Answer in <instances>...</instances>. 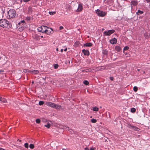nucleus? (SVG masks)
Returning <instances> with one entry per match:
<instances>
[{
	"label": "nucleus",
	"instance_id": "bf43d9fd",
	"mask_svg": "<svg viewBox=\"0 0 150 150\" xmlns=\"http://www.w3.org/2000/svg\"><path fill=\"white\" fill-rule=\"evenodd\" d=\"M33 83H34V82H33V81H32V84H33Z\"/></svg>",
	"mask_w": 150,
	"mask_h": 150
},
{
	"label": "nucleus",
	"instance_id": "9b49d317",
	"mask_svg": "<svg viewBox=\"0 0 150 150\" xmlns=\"http://www.w3.org/2000/svg\"><path fill=\"white\" fill-rule=\"evenodd\" d=\"M82 52L83 53L84 55H88L89 54V53L88 51L87 50H85L84 49L82 51Z\"/></svg>",
	"mask_w": 150,
	"mask_h": 150
},
{
	"label": "nucleus",
	"instance_id": "6ab92c4d",
	"mask_svg": "<svg viewBox=\"0 0 150 150\" xmlns=\"http://www.w3.org/2000/svg\"><path fill=\"white\" fill-rule=\"evenodd\" d=\"M143 13V12L142 11H141L140 10H138L137 11V12L136 13L137 15H139L140 14H142Z\"/></svg>",
	"mask_w": 150,
	"mask_h": 150
},
{
	"label": "nucleus",
	"instance_id": "f8f14e48",
	"mask_svg": "<svg viewBox=\"0 0 150 150\" xmlns=\"http://www.w3.org/2000/svg\"><path fill=\"white\" fill-rule=\"evenodd\" d=\"M65 7L67 10L70 11L71 9V7L70 5L68 4H66Z\"/></svg>",
	"mask_w": 150,
	"mask_h": 150
},
{
	"label": "nucleus",
	"instance_id": "72a5a7b5",
	"mask_svg": "<svg viewBox=\"0 0 150 150\" xmlns=\"http://www.w3.org/2000/svg\"><path fill=\"white\" fill-rule=\"evenodd\" d=\"M25 23V21L24 20H23L21 21V22H20L18 23L19 25H21V24H24L23 23Z\"/></svg>",
	"mask_w": 150,
	"mask_h": 150
},
{
	"label": "nucleus",
	"instance_id": "13d9d810",
	"mask_svg": "<svg viewBox=\"0 0 150 150\" xmlns=\"http://www.w3.org/2000/svg\"><path fill=\"white\" fill-rule=\"evenodd\" d=\"M56 50H57V51L58 50V48H57V49H56Z\"/></svg>",
	"mask_w": 150,
	"mask_h": 150
},
{
	"label": "nucleus",
	"instance_id": "393cba45",
	"mask_svg": "<svg viewBox=\"0 0 150 150\" xmlns=\"http://www.w3.org/2000/svg\"><path fill=\"white\" fill-rule=\"evenodd\" d=\"M131 112H133V113H134L136 111V109L135 108H132L131 109Z\"/></svg>",
	"mask_w": 150,
	"mask_h": 150
},
{
	"label": "nucleus",
	"instance_id": "680f3d73",
	"mask_svg": "<svg viewBox=\"0 0 150 150\" xmlns=\"http://www.w3.org/2000/svg\"><path fill=\"white\" fill-rule=\"evenodd\" d=\"M62 150H66V149H62Z\"/></svg>",
	"mask_w": 150,
	"mask_h": 150
},
{
	"label": "nucleus",
	"instance_id": "c85d7f7f",
	"mask_svg": "<svg viewBox=\"0 0 150 150\" xmlns=\"http://www.w3.org/2000/svg\"><path fill=\"white\" fill-rule=\"evenodd\" d=\"M44 103V102L42 101H40L39 103V105H42Z\"/></svg>",
	"mask_w": 150,
	"mask_h": 150
},
{
	"label": "nucleus",
	"instance_id": "f704fd0d",
	"mask_svg": "<svg viewBox=\"0 0 150 150\" xmlns=\"http://www.w3.org/2000/svg\"><path fill=\"white\" fill-rule=\"evenodd\" d=\"M40 122V120L39 119H37L36 120V123H39Z\"/></svg>",
	"mask_w": 150,
	"mask_h": 150
},
{
	"label": "nucleus",
	"instance_id": "864d4df0",
	"mask_svg": "<svg viewBox=\"0 0 150 150\" xmlns=\"http://www.w3.org/2000/svg\"><path fill=\"white\" fill-rule=\"evenodd\" d=\"M140 70V69H137V71H139Z\"/></svg>",
	"mask_w": 150,
	"mask_h": 150
},
{
	"label": "nucleus",
	"instance_id": "5701e85b",
	"mask_svg": "<svg viewBox=\"0 0 150 150\" xmlns=\"http://www.w3.org/2000/svg\"><path fill=\"white\" fill-rule=\"evenodd\" d=\"M105 66H102L101 67H99V68L98 69L102 71L104 69H105Z\"/></svg>",
	"mask_w": 150,
	"mask_h": 150
},
{
	"label": "nucleus",
	"instance_id": "7c9ffc66",
	"mask_svg": "<svg viewBox=\"0 0 150 150\" xmlns=\"http://www.w3.org/2000/svg\"><path fill=\"white\" fill-rule=\"evenodd\" d=\"M30 70H29L28 69H24L23 70V71L24 73H26L27 72H29L30 73Z\"/></svg>",
	"mask_w": 150,
	"mask_h": 150
},
{
	"label": "nucleus",
	"instance_id": "aec40b11",
	"mask_svg": "<svg viewBox=\"0 0 150 150\" xmlns=\"http://www.w3.org/2000/svg\"><path fill=\"white\" fill-rule=\"evenodd\" d=\"M93 110L94 111H98L99 110V109L97 107H94L92 108Z\"/></svg>",
	"mask_w": 150,
	"mask_h": 150
},
{
	"label": "nucleus",
	"instance_id": "0eeeda50",
	"mask_svg": "<svg viewBox=\"0 0 150 150\" xmlns=\"http://www.w3.org/2000/svg\"><path fill=\"white\" fill-rule=\"evenodd\" d=\"M54 104H55V103H52L51 102H47L46 103V105L47 106H50V107L53 108H54Z\"/></svg>",
	"mask_w": 150,
	"mask_h": 150
},
{
	"label": "nucleus",
	"instance_id": "ea45409f",
	"mask_svg": "<svg viewBox=\"0 0 150 150\" xmlns=\"http://www.w3.org/2000/svg\"><path fill=\"white\" fill-rule=\"evenodd\" d=\"M69 127H67L66 126H64V129H66L67 130H69Z\"/></svg>",
	"mask_w": 150,
	"mask_h": 150
},
{
	"label": "nucleus",
	"instance_id": "de8ad7c7",
	"mask_svg": "<svg viewBox=\"0 0 150 150\" xmlns=\"http://www.w3.org/2000/svg\"><path fill=\"white\" fill-rule=\"evenodd\" d=\"M0 150H5L4 149H3L2 148L0 147Z\"/></svg>",
	"mask_w": 150,
	"mask_h": 150
},
{
	"label": "nucleus",
	"instance_id": "20e7f679",
	"mask_svg": "<svg viewBox=\"0 0 150 150\" xmlns=\"http://www.w3.org/2000/svg\"><path fill=\"white\" fill-rule=\"evenodd\" d=\"M96 14L99 16L103 17L105 16L107 13L105 12L100 11L99 9H98L96 10Z\"/></svg>",
	"mask_w": 150,
	"mask_h": 150
},
{
	"label": "nucleus",
	"instance_id": "cd10ccee",
	"mask_svg": "<svg viewBox=\"0 0 150 150\" xmlns=\"http://www.w3.org/2000/svg\"><path fill=\"white\" fill-rule=\"evenodd\" d=\"M133 90L135 92H136L138 90V88L136 86H134L133 87Z\"/></svg>",
	"mask_w": 150,
	"mask_h": 150
},
{
	"label": "nucleus",
	"instance_id": "4468645a",
	"mask_svg": "<svg viewBox=\"0 0 150 150\" xmlns=\"http://www.w3.org/2000/svg\"><path fill=\"white\" fill-rule=\"evenodd\" d=\"M92 44L91 42L87 43L84 44L83 45L85 47H90L92 46Z\"/></svg>",
	"mask_w": 150,
	"mask_h": 150
},
{
	"label": "nucleus",
	"instance_id": "7ed1b4c3",
	"mask_svg": "<svg viewBox=\"0 0 150 150\" xmlns=\"http://www.w3.org/2000/svg\"><path fill=\"white\" fill-rule=\"evenodd\" d=\"M8 16L7 17L8 19L13 18L15 17L16 15V12L15 10L11 9L8 11Z\"/></svg>",
	"mask_w": 150,
	"mask_h": 150
},
{
	"label": "nucleus",
	"instance_id": "f257e3e1",
	"mask_svg": "<svg viewBox=\"0 0 150 150\" xmlns=\"http://www.w3.org/2000/svg\"><path fill=\"white\" fill-rule=\"evenodd\" d=\"M38 30L39 32L45 33L48 35H50L51 33V31L52 30V28L44 25H42L38 27Z\"/></svg>",
	"mask_w": 150,
	"mask_h": 150
},
{
	"label": "nucleus",
	"instance_id": "39448f33",
	"mask_svg": "<svg viewBox=\"0 0 150 150\" xmlns=\"http://www.w3.org/2000/svg\"><path fill=\"white\" fill-rule=\"evenodd\" d=\"M115 32L114 30H108V31H105L104 32V34L106 35L109 36L112 34L113 33Z\"/></svg>",
	"mask_w": 150,
	"mask_h": 150
},
{
	"label": "nucleus",
	"instance_id": "4c0bfd02",
	"mask_svg": "<svg viewBox=\"0 0 150 150\" xmlns=\"http://www.w3.org/2000/svg\"><path fill=\"white\" fill-rule=\"evenodd\" d=\"M129 49V47L127 46H126L124 48V50H127Z\"/></svg>",
	"mask_w": 150,
	"mask_h": 150
},
{
	"label": "nucleus",
	"instance_id": "a211bd4d",
	"mask_svg": "<svg viewBox=\"0 0 150 150\" xmlns=\"http://www.w3.org/2000/svg\"><path fill=\"white\" fill-rule=\"evenodd\" d=\"M39 71L37 70H33V71H30V73H33L35 74H38Z\"/></svg>",
	"mask_w": 150,
	"mask_h": 150
},
{
	"label": "nucleus",
	"instance_id": "8fccbe9b",
	"mask_svg": "<svg viewBox=\"0 0 150 150\" xmlns=\"http://www.w3.org/2000/svg\"><path fill=\"white\" fill-rule=\"evenodd\" d=\"M110 80H113V77H110Z\"/></svg>",
	"mask_w": 150,
	"mask_h": 150
},
{
	"label": "nucleus",
	"instance_id": "412c9836",
	"mask_svg": "<svg viewBox=\"0 0 150 150\" xmlns=\"http://www.w3.org/2000/svg\"><path fill=\"white\" fill-rule=\"evenodd\" d=\"M28 11L29 13H32V8L31 7L29 6L28 8Z\"/></svg>",
	"mask_w": 150,
	"mask_h": 150
},
{
	"label": "nucleus",
	"instance_id": "49530a36",
	"mask_svg": "<svg viewBox=\"0 0 150 150\" xmlns=\"http://www.w3.org/2000/svg\"><path fill=\"white\" fill-rule=\"evenodd\" d=\"M147 3H149L150 2V0H146Z\"/></svg>",
	"mask_w": 150,
	"mask_h": 150
},
{
	"label": "nucleus",
	"instance_id": "2f4dec72",
	"mask_svg": "<svg viewBox=\"0 0 150 150\" xmlns=\"http://www.w3.org/2000/svg\"><path fill=\"white\" fill-rule=\"evenodd\" d=\"M49 13L50 14V15H53L55 13V12H52L49 11Z\"/></svg>",
	"mask_w": 150,
	"mask_h": 150
},
{
	"label": "nucleus",
	"instance_id": "c756f323",
	"mask_svg": "<svg viewBox=\"0 0 150 150\" xmlns=\"http://www.w3.org/2000/svg\"><path fill=\"white\" fill-rule=\"evenodd\" d=\"M24 146L25 148H28V144L27 143H25L24 144Z\"/></svg>",
	"mask_w": 150,
	"mask_h": 150
},
{
	"label": "nucleus",
	"instance_id": "58836bf2",
	"mask_svg": "<svg viewBox=\"0 0 150 150\" xmlns=\"http://www.w3.org/2000/svg\"><path fill=\"white\" fill-rule=\"evenodd\" d=\"M58 65L57 64H54V68L55 69H57L58 68Z\"/></svg>",
	"mask_w": 150,
	"mask_h": 150
},
{
	"label": "nucleus",
	"instance_id": "9d476101",
	"mask_svg": "<svg viewBox=\"0 0 150 150\" xmlns=\"http://www.w3.org/2000/svg\"><path fill=\"white\" fill-rule=\"evenodd\" d=\"M40 36L38 34H35L33 35V38L36 40H39L40 39Z\"/></svg>",
	"mask_w": 150,
	"mask_h": 150
},
{
	"label": "nucleus",
	"instance_id": "f03ea898",
	"mask_svg": "<svg viewBox=\"0 0 150 150\" xmlns=\"http://www.w3.org/2000/svg\"><path fill=\"white\" fill-rule=\"evenodd\" d=\"M11 26V23L7 20L2 19L0 20V26L4 28H8Z\"/></svg>",
	"mask_w": 150,
	"mask_h": 150
},
{
	"label": "nucleus",
	"instance_id": "a878e982",
	"mask_svg": "<svg viewBox=\"0 0 150 150\" xmlns=\"http://www.w3.org/2000/svg\"><path fill=\"white\" fill-rule=\"evenodd\" d=\"M29 147L30 148H31V149H33L34 148V146L33 144H30L29 145Z\"/></svg>",
	"mask_w": 150,
	"mask_h": 150
},
{
	"label": "nucleus",
	"instance_id": "c03bdc74",
	"mask_svg": "<svg viewBox=\"0 0 150 150\" xmlns=\"http://www.w3.org/2000/svg\"><path fill=\"white\" fill-rule=\"evenodd\" d=\"M89 150H95L94 148L93 147H91Z\"/></svg>",
	"mask_w": 150,
	"mask_h": 150
},
{
	"label": "nucleus",
	"instance_id": "f3484780",
	"mask_svg": "<svg viewBox=\"0 0 150 150\" xmlns=\"http://www.w3.org/2000/svg\"><path fill=\"white\" fill-rule=\"evenodd\" d=\"M132 129L136 130L137 131H139V129L135 126H132Z\"/></svg>",
	"mask_w": 150,
	"mask_h": 150
},
{
	"label": "nucleus",
	"instance_id": "c9c22d12",
	"mask_svg": "<svg viewBox=\"0 0 150 150\" xmlns=\"http://www.w3.org/2000/svg\"><path fill=\"white\" fill-rule=\"evenodd\" d=\"M45 126L49 128L50 127V126L49 124H47V125H45Z\"/></svg>",
	"mask_w": 150,
	"mask_h": 150
},
{
	"label": "nucleus",
	"instance_id": "37998d69",
	"mask_svg": "<svg viewBox=\"0 0 150 150\" xmlns=\"http://www.w3.org/2000/svg\"><path fill=\"white\" fill-rule=\"evenodd\" d=\"M59 30H62L63 29V27L62 26H60L59 27Z\"/></svg>",
	"mask_w": 150,
	"mask_h": 150
},
{
	"label": "nucleus",
	"instance_id": "b1692460",
	"mask_svg": "<svg viewBox=\"0 0 150 150\" xmlns=\"http://www.w3.org/2000/svg\"><path fill=\"white\" fill-rule=\"evenodd\" d=\"M91 121L92 123H95L96 122L97 120L95 119H92L91 120Z\"/></svg>",
	"mask_w": 150,
	"mask_h": 150
},
{
	"label": "nucleus",
	"instance_id": "ddd939ff",
	"mask_svg": "<svg viewBox=\"0 0 150 150\" xmlns=\"http://www.w3.org/2000/svg\"><path fill=\"white\" fill-rule=\"evenodd\" d=\"M110 42L111 44H114L116 43L117 42V39L115 38L110 40Z\"/></svg>",
	"mask_w": 150,
	"mask_h": 150
},
{
	"label": "nucleus",
	"instance_id": "bb28decb",
	"mask_svg": "<svg viewBox=\"0 0 150 150\" xmlns=\"http://www.w3.org/2000/svg\"><path fill=\"white\" fill-rule=\"evenodd\" d=\"M83 83L85 84L86 85H88L89 84L88 82L86 80L84 81H83Z\"/></svg>",
	"mask_w": 150,
	"mask_h": 150
},
{
	"label": "nucleus",
	"instance_id": "09e8293b",
	"mask_svg": "<svg viewBox=\"0 0 150 150\" xmlns=\"http://www.w3.org/2000/svg\"><path fill=\"white\" fill-rule=\"evenodd\" d=\"M79 42H76L75 43V44H77V45H78V44L79 43Z\"/></svg>",
	"mask_w": 150,
	"mask_h": 150
},
{
	"label": "nucleus",
	"instance_id": "4be33fe9",
	"mask_svg": "<svg viewBox=\"0 0 150 150\" xmlns=\"http://www.w3.org/2000/svg\"><path fill=\"white\" fill-rule=\"evenodd\" d=\"M0 101L1 102L4 103H5L7 102L6 100L4 98H3L2 97L1 98V100H0Z\"/></svg>",
	"mask_w": 150,
	"mask_h": 150
},
{
	"label": "nucleus",
	"instance_id": "5fc2aeb1",
	"mask_svg": "<svg viewBox=\"0 0 150 150\" xmlns=\"http://www.w3.org/2000/svg\"><path fill=\"white\" fill-rule=\"evenodd\" d=\"M143 74H145V71H143Z\"/></svg>",
	"mask_w": 150,
	"mask_h": 150
},
{
	"label": "nucleus",
	"instance_id": "a19ab883",
	"mask_svg": "<svg viewBox=\"0 0 150 150\" xmlns=\"http://www.w3.org/2000/svg\"><path fill=\"white\" fill-rule=\"evenodd\" d=\"M133 126L132 125H131L130 124H129L128 125V127L130 128H131V129H132V126Z\"/></svg>",
	"mask_w": 150,
	"mask_h": 150
},
{
	"label": "nucleus",
	"instance_id": "e2e57ef3",
	"mask_svg": "<svg viewBox=\"0 0 150 150\" xmlns=\"http://www.w3.org/2000/svg\"><path fill=\"white\" fill-rule=\"evenodd\" d=\"M3 71H1H1H0V72Z\"/></svg>",
	"mask_w": 150,
	"mask_h": 150
},
{
	"label": "nucleus",
	"instance_id": "052dcab7",
	"mask_svg": "<svg viewBox=\"0 0 150 150\" xmlns=\"http://www.w3.org/2000/svg\"><path fill=\"white\" fill-rule=\"evenodd\" d=\"M1 97L0 96V100H1Z\"/></svg>",
	"mask_w": 150,
	"mask_h": 150
},
{
	"label": "nucleus",
	"instance_id": "e433bc0d",
	"mask_svg": "<svg viewBox=\"0 0 150 150\" xmlns=\"http://www.w3.org/2000/svg\"><path fill=\"white\" fill-rule=\"evenodd\" d=\"M148 35L149 34L147 33H146L144 34L145 37L146 38H148L149 37V35Z\"/></svg>",
	"mask_w": 150,
	"mask_h": 150
},
{
	"label": "nucleus",
	"instance_id": "6e6552de",
	"mask_svg": "<svg viewBox=\"0 0 150 150\" xmlns=\"http://www.w3.org/2000/svg\"><path fill=\"white\" fill-rule=\"evenodd\" d=\"M18 27L19 28V30L20 31L23 30L25 28L24 24H21V25H19V24H18Z\"/></svg>",
	"mask_w": 150,
	"mask_h": 150
},
{
	"label": "nucleus",
	"instance_id": "79ce46f5",
	"mask_svg": "<svg viewBox=\"0 0 150 150\" xmlns=\"http://www.w3.org/2000/svg\"><path fill=\"white\" fill-rule=\"evenodd\" d=\"M30 17H26V19L27 20H30Z\"/></svg>",
	"mask_w": 150,
	"mask_h": 150
},
{
	"label": "nucleus",
	"instance_id": "423d86ee",
	"mask_svg": "<svg viewBox=\"0 0 150 150\" xmlns=\"http://www.w3.org/2000/svg\"><path fill=\"white\" fill-rule=\"evenodd\" d=\"M83 9V4L81 3L79 4L78 9L76 10L77 12H79L82 11Z\"/></svg>",
	"mask_w": 150,
	"mask_h": 150
},
{
	"label": "nucleus",
	"instance_id": "a18cd8bd",
	"mask_svg": "<svg viewBox=\"0 0 150 150\" xmlns=\"http://www.w3.org/2000/svg\"><path fill=\"white\" fill-rule=\"evenodd\" d=\"M84 149L85 150H89V149L87 147L85 148Z\"/></svg>",
	"mask_w": 150,
	"mask_h": 150
},
{
	"label": "nucleus",
	"instance_id": "3c124183",
	"mask_svg": "<svg viewBox=\"0 0 150 150\" xmlns=\"http://www.w3.org/2000/svg\"><path fill=\"white\" fill-rule=\"evenodd\" d=\"M64 51H66L67 50V48H65L64 50Z\"/></svg>",
	"mask_w": 150,
	"mask_h": 150
},
{
	"label": "nucleus",
	"instance_id": "6e6d98bb",
	"mask_svg": "<svg viewBox=\"0 0 150 150\" xmlns=\"http://www.w3.org/2000/svg\"><path fill=\"white\" fill-rule=\"evenodd\" d=\"M18 141H19V142H21V140H19V139H18Z\"/></svg>",
	"mask_w": 150,
	"mask_h": 150
},
{
	"label": "nucleus",
	"instance_id": "603ef678",
	"mask_svg": "<svg viewBox=\"0 0 150 150\" xmlns=\"http://www.w3.org/2000/svg\"><path fill=\"white\" fill-rule=\"evenodd\" d=\"M63 51V50L62 49H61V52H62Z\"/></svg>",
	"mask_w": 150,
	"mask_h": 150
},
{
	"label": "nucleus",
	"instance_id": "2eb2a0df",
	"mask_svg": "<svg viewBox=\"0 0 150 150\" xmlns=\"http://www.w3.org/2000/svg\"><path fill=\"white\" fill-rule=\"evenodd\" d=\"M115 49L118 52H119L121 48L119 46H116L115 47Z\"/></svg>",
	"mask_w": 150,
	"mask_h": 150
},
{
	"label": "nucleus",
	"instance_id": "473e14b6",
	"mask_svg": "<svg viewBox=\"0 0 150 150\" xmlns=\"http://www.w3.org/2000/svg\"><path fill=\"white\" fill-rule=\"evenodd\" d=\"M30 0H21V2L23 1L25 2H28L30 1Z\"/></svg>",
	"mask_w": 150,
	"mask_h": 150
},
{
	"label": "nucleus",
	"instance_id": "4d7b16f0",
	"mask_svg": "<svg viewBox=\"0 0 150 150\" xmlns=\"http://www.w3.org/2000/svg\"><path fill=\"white\" fill-rule=\"evenodd\" d=\"M40 37L42 38H43V36L42 35Z\"/></svg>",
	"mask_w": 150,
	"mask_h": 150
},
{
	"label": "nucleus",
	"instance_id": "dca6fc26",
	"mask_svg": "<svg viewBox=\"0 0 150 150\" xmlns=\"http://www.w3.org/2000/svg\"><path fill=\"white\" fill-rule=\"evenodd\" d=\"M54 108H55L56 109H59L61 107L60 105L55 104H54Z\"/></svg>",
	"mask_w": 150,
	"mask_h": 150
},
{
	"label": "nucleus",
	"instance_id": "1a4fd4ad",
	"mask_svg": "<svg viewBox=\"0 0 150 150\" xmlns=\"http://www.w3.org/2000/svg\"><path fill=\"white\" fill-rule=\"evenodd\" d=\"M138 2L137 1H132L131 2V5L132 6H135L137 5Z\"/></svg>",
	"mask_w": 150,
	"mask_h": 150
}]
</instances>
